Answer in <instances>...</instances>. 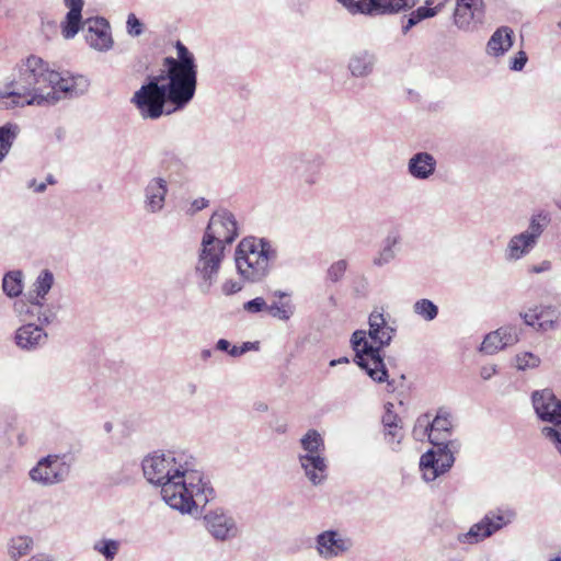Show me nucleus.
Listing matches in <instances>:
<instances>
[{
	"instance_id": "423d86ee",
	"label": "nucleus",
	"mask_w": 561,
	"mask_h": 561,
	"mask_svg": "<svg viewBox=\"0 0 561 561\" xmlns=\"http://www.w3.org/2000/svg\"><path fill=\"white\" fill-rule=\"evenodd\" d=\"M277 257V249L264 238H244L239 242L234 252L238 274L249 283L264 280Z\"/></svg>"
},
{
	"instance_id": "bf43d9fd",
	"label": "nucleus",
	"mask_w": 561,
	"mask_h": 561,
	"mask_svg": "<svg viewBox=\"0 0 561 561\" xmlns=\"http://www.w3.org/2000/svg\"><path fill=\"white\" fill-rule=\"evenodd\" d=\"M272 296L278 300L290 299V294L280 289L273 291Z\"/></svg>"
},
{
	"instance_id": "49530a36",
	"label": "nucleus",
	"mask_w": 561,
	"mask_h": 561,
	"mask_svg": "<svg viewBox=\"0 0 561 561\" xmlns=\"http://www.w3.org/2000/svg\"><path fill=\"white\" fill-rule=\"evenodd\" d=\"M392 404L389 403L386 408V412L382 415V424L383 427L394 428V426L399 425L400 419L399 416L391 411Z\"/></svg>"
},
{
	"instance_id": "b1692460",
	"label": "nucleus",
	"mask_w": 561,
	"mask_h": 561,
	"mask_svg": "<svg viewBox=\"0 0 561 561\" xmlns=\"http://www.w3.org/2000/svg\"><path fill=\"white\" fill-rule=\"evenodd\" d=\"M68 12L61 22V34L66 39L73 38L81 28L83 0H64Z\"/></svg>"
},
{
	"instance_id": "a211bd4d",
	"label": "nucleus",
	"mask_w": 561,
	"mask_h": 561,
	"mask_svg": "<svg viewBox=\"0 0 561 561\" xmlns=\"http://www.w3.org/2000/svg\"><path fill=\"white\" fill-rule=\"evenodd\" d=\"M484 16L483 0H456L454 24L461 31H471Z\"/></svg>"
},
{
	"instance_id": "a18cd8bd",
	"label": "nucleus",
	"mask_w": 561,
	"mask_h": 561,
	"mask_svg": "<svg viewBox=\"0 0 561 561\" xmlns=\"http://www.w3.org/2000/svg\"><path fill=\"white\" fill-rule=\"evenodd\" d=\"M243 310L249 313H259L264 310L267 311V304L263 297H256L244 302Z\"/></svg>"
},
{
	"instance_id": "c756f323",
	"label": "nucleus",
	"mask_w": 561,
	"mask_h": 561,
	"mask_svg": "<svg viewBox=\"0 0 561 561\" xmlns=\"http://www.w3.org/2000/svg\"><path fill=\"white\" fill-rule=\"evenodd\" d=\"M301 454L311 456H325V444L321 434L317 430H308L300 438Z\"/></svg>"
},
{
	"instance_id": "ddd939ff",
	"label": "nucleus",
	"mask_w": 561,
	"mask_h": 561,
	"mask_svg": "<svg viewBox=\"0 0 561 561\" xmlns=\"http://www.w3.org/2000/svg\"><path fill=\"white\" fill-rule=\"evenodd\" d=\"M353 540L337 529H327L314 538L317 554L323 560H333L348 553L353 549Z\"/></svg>"
},
{
	"instance_id": "dca6fc26",
	"label": "nucleus",
	"mask_w": 561,
	"mask_h": 561,
	"mask_svg": "<svg viewBox=\"0 0 561 561\" xmlns=\"http://www.w3.org/2000/svg\"><path fill=\"white\" fill-rule=\"evenodd\" d=\"M531 402L539 420L553 424L551 426L561 436V400L552 390H536L531 394Z\"/></svg>"
},
{
	"instance_id": "5701e85b",
	"label": "nucleus",
	"mask_w": 561,
	"mask_h": 561,
	"mask_svg": "<svg viewBox=\"0 0 561 561\" xmlns=\"http://www.w3.org/2000/svg\"><path fill=\"white\" fill-rule=\"evenodd\" d=\"M48 335L45 330L37 324L27 323L21 325L15 332L16 345L25 351H34L47 343Z\"/></svg>"
},
{
	"instance_id": "603ef678",
	"label": "nucleus",
	"mask_w": 561,
	"mask_h": 561,
	"mask_svg": "<svg viewBox=\"0 0 561 561\" xmlns=\"http://www.w3.org/2000/svg\"><path fill=\"white\" fill-rule=\"evenodd\" d=\"M552 268V263L549 260H543L539 264L533 265L529 268V273L541 274Z\"/></svg>"
},
{
	"instance_id": "1a4fd4ad",
	"label": "nucleus",
	"mask_w": 561,
	"mask_h": 561,
	"mask_svg": "<svg viewBox=\"0 0 561 561\" xmlns=\"http://www.w3.org/2000/svg\"><path fill=\"white\" fill-rule=\"evenodd\" d=\"M515 517V511L507 507H497L489 511L467 533L459 534L458 540L463 543H478L513 523Z\"/></svg>"
},
{
	"instance_id": "6e6552de",
	"label": "nucleus",
	"mask_w": 561,
	"mask_h": 561,
	"mask_svg": "<svg viewBox=\"0 0 561 561\" xmlns=\"http://www.w3.org/2000/svg\"><path fill=\"white\" fill-rule=\"evenodd\" d=\"M225 250L226 248L222 245L202 237L195 264V274L199 279L202 291L207 293L217 282L221 263L225 259Z\"/></svg>"
},
{
	"instance_id": "39448f33",
	"label": "nucleus",
	"mask_w": 561,
	"mask_h": 561,
	"mask_svg": "<svg viewBox=\"0 0 561 561\" xmlns=\"http://www.w3.org/2000/svg\"><path fill=\"white\" fill-rule=\"evenodd\" d=\"M426 431L433 447L421 456L420 469L423 479L431 482L450 470L461 443L451 438V414L445 408L438 409L434 420L426 424Z\"/></svg>"
},
{
	"instance_id": "2f4dec72",
	"label": "nucleus",
	"mask_w": 561,
	"mask_h": 561,
	"mask_svg": "<svg viewBox=\"0 0 561 561\" xmlns=\"http://www.w3.org/2000/svg\"><path fill=\"white\" fill-rule=\"evenodd\" d=\"M560 312L554 306L538 307V328L537 331L548 332L558 328Z\"/></svg>"
},
{
	"instance_id": "3c124183",
	"label": "nucleus",
	"mask_w": 561,
	"mask_h": 561,
	"mask_svg": "<svg viewBox=\"0 0 561 561\" xmlns=\"http://www.w3.org/2000/svg\"><path fill=\"white\" fill-rule=\"evenodd\" d=\"M209 202L204 198V197H198L196 199H194L192 203H191V207L188 209V213L191 215H194L196 214L197 211L199 210H203L204 208H206L208 206Z\"/></svg>"
},
{
	"instance_id": "f257e3e1",
	"label": "nucleus",
	"mask_w": 561,
	"mask_h": 561,
	"mask_svg": "<svg viewBox=\"0 0 561 561\" xmlns=\"http://www.w3.org/2000/svg\"><path fill=\"white\" fill-rule=\"evenodd\" d=\"M147 481L161 488L162 500L182 514L206 506L215 497L195 457L184 450L154 451L141 462Z\"/></svg>"
},
{
	"instance_id": "c85d7f7f",
	"label": "nucleus",
	"mask_w": 561,
	"mask_h": 561,
	"mask_svg": "<svg viewBox=\"0 0 561 561\" xmlns=\"http://www.w3.org/2000/svg\"><path fill=\"white\" fill-rule=\"evenodd\" d=\"M401 237L398 232H390L383 240L382 247L374 257V265L381 267L389 264L396 257V247L400 243Z\"/></svg>"
},
{
	"instance_id": "bb28decb",
	"label": "nucleus",
	"mask_w": 561,
	"mask_h": 561,
	"mask_svg": "<svg viewBox=\"0 0 561 561\" xmlns=\"http://www.w3.org/2000/svg\"><path fill=\"white\" fill-rule=\"evenodd\" d=\"M433 3V0H426L424 5L419 7L417 9L411 11L408 15H404L402 33L407 34L412 27H414L422 21L437 15L442 10L443 4L439 3L436 7H432Z\"/></svg>"
},
{
	"instance_id": "f3484780",
	"label": "nucleus",
	"mask_w": 561,
	"mask_h": 561,
	"mask_svg": "<svg viewBox=\"0 0 561 561\" xmlns=\"http://www.w3.org/2000/svg\"><path fill=\"white\" fill-rule=\"evenodd\" d=\"M85 25V39L91 48L102 53L113 48L111 25L106 19L99 16L88 19Z\"/></svg>"
},
{
	"instance_id": "6e6d98bb",
	"label": "nucleus",
	"mask_w": 561,
	"mask_h": 561,
	"mask_svg": "<svg viewBox=\"0 0 561 561\" xmlns=\"http://www.w3.org/2000/svg\"><path fill=\"white\" fill-rule=\"evenodd\" d=\"M272 430L277 434H285L287 432V423L282 420H276L272 425Z\"/></svg>"
},
{
	"instance_id": "f704fd0d",
	"label": "nucleus",
	"mask_w": 561,
	"mask_h": 561,
	"mask_svg": "<svg viewBox=\"0 0 561 561\" xmlns=\"http://www.w3.org/2000/svg\"><path fill=\"white\" fill-rule=\"evenodd\" d=\"M296 307L291 299L273 300L267 304V313L279 321L287 322L295 313Z\"/></svg>"
},
{
	"instance_id": "a19ab883",
	"label": "nucleus",
	"mask_w": 561,
	"mask_h": 561,
	"mask_svg": "<svg viewBox=\"0 0 561 561\" xmlns=\"http://www.w3.org/2000/svg\"><path fill=\"white\" fill-rule=\"evenodd\" d=\"M540 362L539 356L530 352H524L515 356V366L518 370L537 368Z\"/></svg>"
},
{
	"instance_id": "412c9836",
	"label": "nucleus",
	"mask_w": 561,
	"mask_h": 561,
	"mask_svg": "<svg viewBox=\"0 0 561 561\" xmlns=\"http://www.w3.org/2000/svg\"><path fill=\"white\" fill-rule=\"evenodd\" d=\"M408 173L417 181H427L436 172L437 160L427 151H419L411 156L407 164Z\"/></svg>"
},
{
	"instance_id": "58836bf2",
	"label": "nucleus",
	"mask_w": 561,
	"mask_h": 561,
	"mask_svg": "<svg viewBox=\"0 0 561 561\" xmlns=\"http://www.w3.org/2000/svg\"><path fill=\"white\" fill-rule=\"evenodd\" d=\"M503 347L516 344L519 341L522 329L514 324H506L497 329Z\"/></svg>"
},
{
	"instance_id": "ea45409f",
	"label": "nucleus",
	"mask_w": 561,
	"mask_h": 561,
	"mask_svg": "<svg viewBox=\"0 0 561 561\" xmlns=\"http://www.w3.org/2000/svg\"><path fill=\"white\" fill-rule=\"evenodd\" d=\"M503 348L504 347L501 342V336L499 335L497 330H495L484 336V340L481 344L480 351L485 354L492 355Z\"/></svg>"
},
{
	"instance_id": "09e8293b",
	"label": "nucleus",
	"mask_w": 561,
	"mask_h": 561,
	"mask_svg": "<svg viewBox=\"0 0 561 561\" xmlns=\"http://www.w3.org/2000/svg\"><path fill=\"white\" fill-rule=\"evenodd\" d=\"M526 325L538 328V307L529 309L527 312L520 313Z\"/></svg>"
},
{
	"instance_id": "5fc2aeb1",
	"label": "nucleus",
	"mask_w": 561,
	"mask_h": 561,
	"mask_svg": "<svg viewBox=\"0 0 561 561\" xmlns=\"http://www.w3.org/2000/svg\"><path fill=\"white\" fill-rule=\"evenodd\" d=\"M231 343L226 339H219L215 344V350L224 353H229Z\"/></svg>"
},
{
	"instance_id": "774afa93",
	"label": "nucleus",
	"mask_w": 561,
	"mask_h": 561,
	"mask_svg": "<svg viewBox=\"0 0 561 561\" xmlns=\"http://www.w3.org/2000/svg\"><path fill=\"white\" fill-rule=\"evenodd\" d=\"M47 182H48L49 184H54V183H55V180H54L53 175H48V176H47Z\"/></svg>"
},
{
	"instance_id": "680f3d73",
	"label": "nucleus",
	"mask_w": 561,
	"mask_h": 561,
	"mask_svg": "<svg viewBox=\"0 0 561 561\" xmlns=\"http://www.w3.org/2000/svg\"><path fill=\"white\" fill-rule=\"evenodd\" d=\"M211 355H213V351L210 348H204L201 351V354H199L201 359L203 362H207L211 357Z\"/></svg>"
},
{
	"instance_id": "c9c22d12",
	"label": "nucleus",
	"mask_w": 561,
	"mask_h": 561,
	"mask_svg": "<svg viewBox=\"0 0 561 561\" xmlns=\"http://www.w3.org/2000/svg\"><path fill=\"white\" fill-rule=\"evenodd\" d=\"M121 549V541L112 538H101L93 543V550L105 561H114Z\"/></svg>"
},
{
	"instance_id": "9b49d317",
	"label": "nucleus",
	"mask_w": 561,
	"mask_h": 561,
	"mask_svg": "<svg viewBox=\"0 0 561 561\" xmlns=\"http://www.w3.org/2000/svg\"><path fill=\"white\" fill-rule=\"evenodd\" d=\"M351 14H392L413 8L419 0H336Z\"/></svg>"
},
{
	"instance_id": "4468645a",
	"label": "nucleus",
	"mask_w": 561,
	"mask_h": 561,
	"mask_svg": "<svg viewBox=\"0 0 561 561\" xmlns=\"http://www.w3.org/2000/svg\"><path fill=\"white\" fill-rule=\"evenodd\" d=\"M206 530L217 541L225 542L239 536V527L234 517L226 510L216 507L203 516Z\"/></svg>"
},
{
	"instance_id": "f8f14e48",
	"label": "nucleus",
	"mask_w": 561,
	"mask_h": 561,
	"mask_svg": "<svg viewBox=\"0 0 561 561\" xmlns=\"http://www.w3.org/2000/svg\"><path fill=\"white\" fill-rule=\"evenodd\" d=\"M238 234L234 216L228 210H218L211 215L203 238L226 248L237 239Z\"/></svg>"
},
{
	"instance_id": "72a5a7b5",
	"label": "nucleus",
	"mask_w": 561,
	"mask_h": 561,
	"mask_svg": "<svg viewBox=\"0 0 561 561\" xmlns=\"http://www.w3.org/2000/svg\"><path fill=\"white\" fill-rule=\"evenodd\" d=\"M23 274L21 271H10L2 278V290L10 297H19L23 291Z\"/></svg>"
},
{
	"instance_id": "338daca9",
	"label": "nucleus",
	"mask_w": 561,
	"mask_h": 561,
	"mask_svg": "<svg viewBox=\"0 0 561 561\" xmlns=\"http://www.w3.org/2000/svg\"><path fill=\"white\" fill-rule=\"evenodd\" d=\"M548 561H561V557L560 556H554V557L549 558Z\"/></svg>"
},
{
	"instance_id": "4be33fe9",
	"label": "nucleus",
	"mask_w": 561,
	"mask_h": 561,
	"mask_svg": "<svg viewBox=\"0 0 561 561\" xmlns=\"http://www.w3.org/2000/svg\"><path fill=\"white\" fill-rule=\"evenodd\" d=\"M377 65V55L369 49H358L351 54L347 60V70L351 76L364 79L371 76Z\"/></svg>"
},
{
	"instance_id": "4d7b16f0",
	"label": "nucleus",
	"mask_w": 561,
	"mask_h": 561,
	"mask_svg": "<svg viewBox=\"0 0 561 561\" xmlns=\"http://www.w3.org/2000/svg\"><path fill=\"white\" fill-rule=\"evenodd\" d=\"M28 187L32 188L36 193L45 192L47 184L45 182H37L35 179L31 180L28 183Z\"/></svg>"
},
{
	"instance_id": "9d476101",
	"label": "nucleus",
	"mask_w": 561,
	"mask_h": 561,
	"mask_svg": "<svg viewBox=\"0 0 561 561\" xmlns=\"http://www.w3.org/2000/svg\"><path fill=\"white\" fill-rule=\"evenodd\" d=\"M71 471L66 455H47L42 457L28 471L32 482L41 486H53L65 482Z\"/></svg>"
},
{
	"instance_id": "393cba45",
	"label": "nucleus",
	"mask_w": 561,
	"mask_h": 561,
	"mask_svg": "<svg viewBox=\"0 0 561 561\" xmlns=\"http://www.w3.org/2000/svg\"><path fill=\"white\" fill-rule=\"evenodd\" d=\"M159 165L171 182L183 180L188 170L186 162L174 150H163L160 156Z\"/></svg>"
},
{
	"instance_id": "e433bc0d",
	"label": "nucleus",
	"mask_w": 561,
	"mask_h": 561,
	"mask_svg": "<svg viewBox=\"0 0 561 561\" xmlns=\"http://www.w3.org/2000/svg\"><path fill=\"white\" fill-rule=\"evenodd\" d=\"M33 547V539L27 536H20L11 539L9 545V553L14 561L28 554Z\"/></svg>"
},
{
	"instance_id": "4c0bfd02",
	"label": "nucleus",
	"mask_w": 561,
	"mask_h": 561,
	"mask_svg": "<svg viewBox=\"0 0 561 561\" xmlns=\"http://www.w3.org/2000/svg\"><path fill=\"white\" fill-rule=\"evenodd\" d=\"M413 312L425 321H433L438 316V307L432 300L422 298L414 302Z\"/></svg>"
},
{
	"instance_id": "6ab92c4d",
	"label": "nucleus",
	"mask_w": 561,
	"mask_h": 561,
	"mask_svg": "<svg viewBox=\"0 0 561 561\" xmlns=\"http://www.w3.org/2000/svg\"><path fill=\"white\" fill-rule=\"evenodd\" d=\"M169 192L168 180L163 176H153L148 180L144 188V207L149 214H158L165 206Z\"/></svg>"
},
{
	"instance_id": "e2e57ef3",
	"label": "nucleus",
	"mask_w": 561,
	"mask_h": 561,
	"mask_svg": "<svg viewBox=\"0 0 561 561\" xmlns=\"http://www.w3.org/2000/svg\"><path fill=\"white\" fill-rule=\"evenodd\" d=\"M347 363H350V359L346 356H343V357H340L337 359H332L329 365L331 367H334V366H337L340 364H347Z\"/></svg>"
},
{
	"instance_id": "473e14b6",
	"label": "nucleus",
	"mask_w": 561,
	"mask_h": 561,
	"mask_svg": "<svg viewBox=\"0 0 561 561\" xmlns=\"http://www.w3.org/2000/svg\"><path fill=\"white\" fill-rule=\"evenodd\" d=\"M19 133L20 127L14 123H7L0 126V162H2L10 152Z\"/></svg>"
},
{
	"instance_id": "37998d69",
	"label": "nucleus",
	"mask_w": 561,
	"mask_h": 561,
	"mask_svg": "<svg viewBox=\"0 0 561 561\" xmlns=\"http://www.w3.org/2000/svg\"><path fill=\"white\" fill-rule=\"evenodd\" d=\"M385 440L393 451H399L400 444L403 438V433L399 425L394 426V428L386 427L385 428Z\"/></svg>"
},
{
	"instance_id": "7ed1b4c3",
	"label": "nucleus",
	"mask_w": 561,
	"mask_h": 561,
	"mask_svg": "<svg viewBox=\"0 0 561 561\" xmlns=\"http://www.w3.org/2000/svg\"><path fill=\"white\" fill-rule=\"evenodd\" d=\"M88 87L85 77L65 78L51 70L43 58L30 55L16 65L13 80L0 89V108L54 105L61 99L82 95Z\"/></svg>"
},
{
	"instance_id": "052dcab7",
	"label": "nucleus",
	"mask_w": 561,
	"mask_h": 561,
	"mask_svg": "<svg viewBox=\"0 0 561 561\" xmlns=\"http://www.w3.org/2000/svg\"><path fill=\"white\" fill-rule=\"evenodd\" d=\"M228 355H230L231 357H240L242 356V350L240 346H237V345H231L230 347V351L228 353Z\"/></svg>"
},
{
	"instance_id": "0e129e2a",
	"label": "nucleus",
	"mask_w": 561,
	"mask_h": 561,
	"mask_svg": "<svg viewBox=\"0 0 561 561\" xmlns=\"http://www.w3.org/2000/svg\"><path fill=\"white\" fill-rule=\"evenodd\" d=\"M27 561H53L48 556H45V554H37V556H33L30 560Z\"/></svg>"
},
{
	"instance_id": "20e7f679",
	"label": "nucleus",
	"mask_w": 561,
	"mask_h": 561,
	"mask_svg": "<svg viewBox=\"0 0 561 561\" xmlns=\"http://www.w3.org/2000/svg\"><path fill=\"white\" fill-rule=\"evenodd\" d=\"M368 324V332L356 330L352 334L351 344L355 352L353 360L375 382L392 386L393 382L388 380L382 348L391 343L394 329L387 323L383 313L377 311L370 313Z\"/></svg>"
},
{
	"instance_id": "a878e982",
	"label": "nucleus",
	"mask_w": 561,
	"mask_h": 561,
	"mask_svg": "<svg viewBox=\"0 0 561 561\" xmlns=\"http://www.w3.org/2000/svg\"><path fill=\"white\" fill-rule=\"evenodd\" d=\"M514 32L508 26H500L486 43L485 51L489 56L501 57L513 46Z\"/></svg>"
},
{
	"instance_id": "c03bdc74",
	"label": "nucleus",
	"mask_w": 561,
	"mask_h": 561,
	"mask_svg": "<svg viewBox=\"0 0 561 561\" xmlns=\"http://www.w3.org/2000/svg\"><path fill=\"white\" fill-rule=\"evenodd\" d=\"M126 32L131 37H138L144 33V24L134 13L127 16Z\"/></svg>"
},
{
	"instance_id": "864d4df0",
	"label": "nucleus",
	"mask_w": 561,
	"mask_h": 561,
	"mask_svg": "<svg viewBox=\"0 0 561 561\" xmlns=\"http://www.w3.org/2000/svg\"><path fill=\"white\" fill-rule=\"evenodd\" d=\"M496 366L495 365H489L481 367L480 376L484 380H489L492 376L496 374Z\"/></svg>"
},
{
	"instance_id": "aec40b11",
	"label": "nucleus",
	"mask_w": 561,
	"mask_h": 561,
	"mask_svg": "<svg viewBox=\"0 0 561 561\" xmlns=\"http://www.w3.org/2000/svg\"><path fill=\"white\" fill-rule=\"evenodd\" d=\"M298 461L305 477L313 486H319L327 481L329 465L325 456L299 454Z\"/></svg>"
},
{
	"instance_id": "7c9ffc66",
	"label": "nucleus",
	"mask_w": 561,
	"mask_h": 561,
	"mask_svg": "<svg viewBox=\"0 0 561 561\" xmlns=\"http://www.w3.org/2000/svg\"><path fill=\"white\" fill-rule=\"evenodd\" d=\"M27 312L37 319L38 325L42 328L51 324L57 318V308L53 305H46L45 300L30 301Z\"/></svg>"
},
{
	"instance_id": "13d9d810",
	"label": "nucleus",
	"mask_w": 561,
	"mask_h": 561,
	"mask_svg": "<svg viewBox=\"0 0 561 561\" xmlns=\"http://www.w3.org/2000/svg\"><path fill=\"white\" fill-rule=\"evenodd\" d=\"M240 347L242 350V354L244 355L245 353H248L250 351H259L260 350V342H243L240 345Z\"/></svg>"
},
{
	"instance_id": "0eeeda50",
	"label": "nucleus",
	"mask_w": 561,
	"mask_h": 561,
	"mask_svg": "<svg viewBox=\"0 0 561 561\" xmlns=\"http://www.w3.org/2000/svg\"><path fill=\"white\" fill-rule=\"evenodd\" d=\"M551 217L546 210L533 213L528 228L510 238L504 249L507 262H517L527 256L538 244L540 237L550 225Z\"/></svg>"
},
{
	"instance_id": "69168bd1",
	"label": "nucleus",
	"mask_w": 561,
	"mask_h": 561,
	"mask_svg": "<svg viewBox=\"0 0 561 561\" xmlns=\"http://www.w3.org/2000/svg\"><path fill=\"white\" fill-rule=\"evenodd\" d=\"M103 428H104V431H105L106 433H111V432H112V430H113V423H112V422H110V421L105 422V423H104V425H103Z\"/></svg>"
},
{
	"instance_id": "cd10ccee",
	"label": "nucleus",
	"mask_w": 561,
	"mask_h": 561,
	"mask_svg": "<svg viewBox=\"0 0 561 561\" xmlns=\"http://www.w3.org/2000/svg\"><path fill=\"white\" fill-rule=\"evenodd\" d=\"M54 274L49 270L41 271L33 284L32 291L28 294V301L45 300L54 285Z\"/></svg>"
},
{
	"instance_id": "2eb2a0df",
	"label": "nucleus",
	"mask_w": 561,
	"mask_h": 561,
	"mask_svg": "<svg viewBox=\"0 0 561 561\" xmlns=\"http://www.w3.org/2000/svg\"><path fill=\"white\" fill-rule=\"evenodd\" d=\"M322 167L323 159L321 156L300 152L290 158L288 172L295 180L311 186L319 181Z\"/></svg>"
},
{
	"instance_id": "de8ad7c7",
	"label": "nucleus",
	"mask_w": 561,
	"mask_h": 561,
	"mask_svg": "<svg viewBox=\"0 0 561 561\" xmlns=\"http://www.w3.org/2000/svg\"><path fill=\"white\" fill-rule=\"evenodd\" d=\"M528 57L524 50H519L516 56L511 60L510 69L513 71H520L525 67Z\"/></svg>"
},
{
	"instance_id": "79ce46f5",
	"label": "nucleus",
	"mask_w": 561,
	"mask_h": 561,
	"mask_svg": "<svg viewBox=\"0 0 561 561\" xmlns=\"http://www.w3.org/2000/svg\"><path fill=\"white\" fill-rule=\"evenodd\" d=\"M347 270V261L339 260L332 263L327 270V279L331 283L340 282Z\"/></svg>"
},
{
	"instance_id": "8fccbe9b",
	"label": "nucleus",
	"mask_w": 561,
	"mask_h": 561,
	"mask_svg": "<svg viewBox=\"0 0 561 561\" xmlns=\"http://www.w3.org/2000/svg\"><path fill=\"white\" fill-rule=\"evenodd\" d=\"M242 289V285L233 279L226 280L222 284V293L225 295H232L239 293Z\"/></svg>"
},
{
	"instance_id": "f03ea898",
	"label": "nucleus",
	"mask_w": 561,
	"mask_h": 561,
	"mask_svg": "<svg viewBox=\"0 0 561 561\" xmlns=\"http://www.w3.org/2000/svg\"><path fill=\"white\" fill-rule=\"evenodd\" d=\"M176 57H165V70L150 76L137 90L131 103L146 119H158L184 110L194 99L197 89V62L194 54L181 42L174 45Z\"/></svg>"
}]
</instances>
